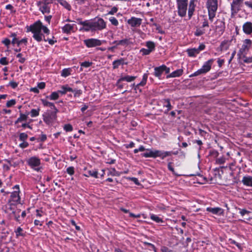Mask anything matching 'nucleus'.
<instances>
[{
  "label": "nucleus",
  "mask_w": 252,
  "mask_h": 252,
  "mask_svg": "<svg viewBox=\"0 0 252 252\" xmlns=\"http://www.w3.org/2000/svg\"><path fill=\"white\" fill-rule=\"evenodd\" d=\"M84 44L87 48H93L101 45L105 42V40H101L97 38H89L83 41Z\"/></svg>",
  "instance_id": "6e6552de"
},
{
  "label": "nucleus",
  "mask_w": 252,
  "mask_h": 252,
  "mask_svg": "<svg viewBox=\"0 0 252 252\" xmlns=\"http://www.w3.org/2000/svg\"><path fill=\"white\" fill-rule=\"evenodd\" d=\"M206 7L208 10L209 19L211 22H213L218 10V0H207Z\"/></svg>",
  "instance_id": "7ed1b4c3"
},
{
  "label": "nucleus",
  "mask_w": 252,
  "mask_h": 252,
  "mask_svg": "<svg viewBox=\"0 0 252 252\" xmlns=\"http://www.w3.org/2000/svg\"><path fill=\"white\" fill-rule=\"evenodd\" d=\"M214 61V59H211L207 62H205L202 67L200 69L197 70L196 71L194 72L193 73L190 74L189 75V77L197 76L203 74H206L209 72L211 69L212 65Z\"/></svg>",
  "instance_id": "39448f33"
},
{
  "label": "nucleus",
  "mask_w": 252,
  "mask_h": 252,
  "mask_svg": "<svg viewBox=\"0 0 252 252\" xmlns=\"http://www.w3.org/2000/svg\"><path fill=\"white\" fill-rule=\"evenodd\" d=\"M188 56L195 57L199 54L198 50L195 48L188 49L187 50Z\"/></svg>",
  "instance_id": "473e14b6"
},
{
  "label": "nucleus",
  "mask_w": 252,
  "mask_h": 252,
  "mask_svg": "<svg viewBox=\"0 0 252 252\" xmlns=\"http://www.w3.org/2000/svg\"><path fill=\"white\" fill-rule=\"evenodd\" d=\"M59 94L60 93L59 90L57 92H53L49 96H47V98L52 100H56L59 98Z\"/></svg>",
  "instance_id": "4c0bfd02"
},
{
  "label": "nucleus",
  "mask_w": 252,
  "mask_h": 252,
  "mask_svg": "<svg viewBox=\"0 0 252 252\" xmlns=\"http://www.w3.org/2000/svg\"><path fill=\"white\" fill-rule=\"evenodd\" d=\"M130 44V39L125 38L119 40V45L126 47Z\"/></svg>",
  "instance_id": "37998d69"
},
{
  "label": "nucleus",
  "mask_w": 252,
  "mask_h": 252,
  "mask_svg": "<svg viewBox=\"0 0 252 252\" xmlns=\"http://www.w3.org/2000/svg\"><path fill=\"white\" fill-rule=\"evenodd\" d=\"M16 57L17 58H19V62L23 63L26 61V58L24 57H23V55L22 53H19L16 55Z\"/></svg>",
  "instance_id": "6e6d98bb"
},
{
  "label": "nucleus",
  "mask_w": 252,
  "mask_h": 252,
  "mask_svg": "<svg viewBox=\"0 0 252 252\" xmlns=\"http://www.w3.org/2000/svg\"><path fill=\"white\" fill-rule=\"evenodd\" d=\"M118 10V7L116 6L113 7L108 12L107 15H114L117 13Z\"/></svg>",
  "instance_id": "0e129e2a"
},
{
  "label": "nucleus",
  "mask_w": 252,
  "mask_h": 252,
  "mask_svg": "<svg viewBox=\"0 0 252 252\" xmlns=\"http://www.w3.org/2000/svg\"><path fill=\"white\" fill-rule=\"evenodd\" d=\"M125 60L124 58H121L113 61L112 63L113 69L118 68L120 65L127 64L126 63H125Z\"/></svg>",
  "instance_id": "b1692460"
},
{
  "label": "nucleus",
  "mask_w": 252,
  "mask_h": 252,
  "mask_svg": "<svg viewBox=\"0 0 252 252\" xmlns=\"http://www.w3.org/2000/svg\"><path fill=\"white\" fill-rule=\"evenodd\" d=\"M150 219L157 223H162L163 222V220L161 218L154 214H150Z\"/></svg>",
  "instance_id": "a19ab883"
},
{
  "label": "nucleus",
  "mask_w": 252,
  "mask_h": 252,
  "mask_svg": "<svg viewBox=\"0 0 252 252\" xmlns=\"http://www.w3.org/2000/svg\"><path fill=\"white\" fill-rule=\"evenodd\" d=\"M28 137V134L25 132L21 133L19 135V140L21 141H25Z\"/></svg>",
  "instance_id": "8fccbe9b"
},
{
  "label": "nucleus",
  "mask_w": 252,
  "mask_h": 252,
  "mask_svg": "<svg viewBox=\"0 0 252 252\" xmlns=\"http://www.w3.org/2000/svg\"><path fill=\"white\" fill-rule=\"evenodd\" d=\"M93 64V63L89 61H85L80 63L81 68L80 71L83 70L82 67L87 68L91 66Z\"/></svg>",
  "instance_id": "a18cd8bd"
},
{
  "label": "nucleus",
  "mask_w": 252,
  "mask_h": 252,
  "mask_svg": "<svg viewBox=\"0 0 252 252\" xmlns=\"http://www.w3.org/2000/svg\"><path fill=\"white\" fill-rule=\"evenodd\" d=\"M252 44V42L250 39H246L243 41V44L241 48L239 50L240 53L241 54L245 53L249 51Z\"/></svg>",
  "instance_id": "dca6fc26"
},
{
  "label": "nucleus",
  "mask_w": 252,
  "mask_h": 252,
  "mask_svg": "<svg viewBox=\"0 0 252 252\" xmlns=\"http://www.w3.org/2000/svg\"><path fill=\"white\" fill-rule=\"evenodd\" d=\"M196 0H190L189 4V8L188 10V19L190 20L194 14L195 10Z\"/></svg>",
  "instance_id": "2eb2a0df"
},
{
  "label": "nucleus",
  "mask_w": 252,
  "mask_h": 252,
  "mask_svg": "<svg viewBox=\"0 0 252 252\" xmlns=\"http://www.w3.org/2000/svg\"><path fill=\"white\" fill-rule=\"evenodd\" d=\"M87 32L101 31L106 28V22L101 18L95 17L93 20H89Z\"/></svg>",
  "instance_id": "f03ea898"
},
{
  "label": "nucleus",
  "mask_w": 252,
  "mask_h": 252,
  "mask_svg": "<svg viewBox=\"0 0 252 252\" xmlns=\"http://www.w3.org/2000/svg\"><path fill=\"white\" fill-rule=\"evenodd\" d=\"M48 35H46V34L42 33V41L48 42V43L51 45H54L57 42V40L55 39V37L54 35H52L51 36V37L48 36Z\"/></svg>",
  "instance_id": "6ab92c4d"
},
{
  "label": "nucleus",
  "mask_w": 252,
  "mask_h": 252,
  "mask_svg": "<svg viewBox=\"0 0 252 252\" xmlns=\"http://www.w3.org/2000/svg\"><path fill=\"white\" fill-rule=\"evenodd\" d=\"M160 251L161 252H173L171 250L169 249L166 246H162L161 247Z\"/></svg>",
  "instance_id": "774afa93"
},
{
  "label": "nucleus",
  "mask_w": 252,
  "mask_h": 252,
  "mask_svg": "<svg viewBox=\"0 0 252 252\" xmlns=\"http://www.w3.org/2000/svg\"><path fill=\"white\" fill-rule=\"evenodd\" d=\"M109 20L112 25L115 26H118L119 25V22L115 17H111L109 18Z\"/></svg>",
  "instance_id": "09e8293b"
},
{
  "label": "nucleus",
  "mask_w": 252,
  "mask_h": 252,
  "mask_svg": "<svg viewBox=\"0 0 252 252\" xmlns=\"http://www.w3.org/2000/svg\"><path fill=\"white\" fill-rule=\"evenodd\" d=\"M198 134L200 136L203 137L205 139V137L207 135V132L201 128H199Z\"/></svg>",
  "instance_id": "69168bd1"
},
{
  "label": "nucleus",
  "mask_w": 252,
  "mask_h": 252,
  "mask_svg": "<svg viewBox=\"0 0 252 252\" xmlns=\"http://www.w3.org/2000/svg\"><path fill=\"white\" fill-rule=\"evenodd\" d=\"M8 63L6 57H2L0 59V64L4 65H7Z\"/></svg>",
  "instance_id": "338daca9"
},
{
  "label": "nucleus",
  "mask_w": 252,
  "mask_h": 252,
  "mask_svg": "<svg viewBox=\"0 0 252 252\" xmlns=\"http://www.w3.org/2000/svg\"><path fill=\"white\" fill-rule=\"evenodd\" d=\"M14 232L15 233L16 237L17 238H19L20 236L24 237L26 233V232L24 231L23 229L20 226L15 230Z\"/></svg>",
  "instance_id": "c85d7f7f"
},
{
  "label": "nucleus",
  "mask_w": 252,
  "mask_h": 252,
  "mask_svg": "<svg viewBox=\"0 0 252 252\" xmlns=\"http://www.w3.org/2000/svg\"><path fill=\"white\" fill-rule=\"evenodd\" d=\"M41 101L43 105L44 106H48L49 107L52 111H56L59 112V110L57 109V108L55 106L54 103L49 102L46 99H41Z\"/></svg>",
  "instance_id": "aec40b11"
},
{
  "label": "nucleus",
  "mask_w": 252,
  "mask_h": 252,
  "mask_svg": "<svg viewBox=\"0 0 252 252\" xmlns=\"http://www.w3.org/2000/svg\"><path fill=\"white\" fill-rule=\"evenodd\" d=\"M178 15L181 17H185L188 10V0H175Z\"/></svg>",
  "instance_id": "0eeeda50"
},
{
  "label": "nucleus",
  "mask_w": 252,
  "mask_h": 252,
  "mask_svg": "<svg viewBox=\"0 0 252 252\" xmlns=\"http://www.w3.org/2000/svg\"><path fill=\"white\" fill-rule=\"evenodd\" d=\"M242 30L246 35H251L252 34V23L247 21L244 23L242 26Z\"/></svg>",
  "instance_id": "a211bd4d"
},
{
  "label": "nucleus",
  "mask_w": 252,
  "mask_h": 252,
  "mask_svg": "<svg viewBox=\"0 0 252 252\" xmlns=\"http://www.w3.org/2000/svg\"><path fill=\"white\" fill-rule=\"evenodd\" d=\"M71 91H73V89L69 87L67 85L62 86L61 87V90H59V92L61 94H64L67 93V92H71Z\"/></svg>",
  "instance_id": "7c9ffc66"
},
{
  "label": "nucleus",
  "mask_w": 252,
  "mask_h": 252,
  "mask_svg": "<svg viewBox=\"0 0 252 252\" xmlns=\"http://www.w3.org/2000/svg\"><path fill=\"white\" fill-rule=\"evenodd\" d=\"M120 78L121 79V80H123V81L131 82L133 81L136 78V76L126 75L125 76H121Z\"/></svg>",
  "instance_id": "72a5a7b5"
},
{
  "label": "nucleus",
  "mask_w": 252,
  "mask_h": 252,
  "mask_svg": "<svg viewBox=\"0 0 252 252\" xmlns=\"http://www.w3.org/2000/svg\"><path fill=\"white\" fill-rule=\"evenodd\" d=\"M215 24H216L215 27L216 32H217L220 35H222L225 29V22L223 20L218 19L216 21Z\"/></svg>",
  "instance_id": "f8f14e48"
},
{
  "label": "nucleus",
  "mask_w": 252,
  "mask_h": 252,
  "mask_svg": "<svg viewBox=\"0 0 252 252\" xmlns=\"http://www.w3.org/2000/svg\"><path fill=\"white\" fill-rule=\"evenodd\" d=\"M148 77V73H144L142 76V81L139 83V85H141L142 87L144 86L147 83Z\"/></svg>",
  "instance_id": "c03bdc74"
},
{
  "label": "nucleus",
  "mask_w": 252,
  "mask_h": 252,
  "mask_svg": "<svg viewBox=\"0 0 252 252\" xmlns=\"http://www.w3.org/2000/svg\"><path fill=\"white\" fill-rule=\"evenodd\" d=\"M183 74V70L182 69H179L167 75L166 78L168 79L169 78L178 77L181 76Z\"/></svg>",
  "instance_id": "4be33fe9"
},
{
  "label": "nucleus",
  "mask_w": 252,
  "mask_h": 252,
  "mask_svg": "<svg viewBox=\"0 0 252 252\" xmlns=\"http://www.w3.org/2000/svg\"><path fill=\"white\" fill-rule=\"evenodd\" d=\"M228 41L227 40H223L220 43V50L221 51L223 50H227L229 48V45H228Z\"/></svg>",
  "instance_id": "ea45409f"
},
{
  "label": "nucleus",
  "mask_w": 252,
  "mask_h": 252,
  "mask_svg": "<svg viewBox=\"0 0 252 252\" xmlns=\"http://www.w3.org/2000/svg\"><path fill=\"white\" fill-rule=\"evenodd\" d=\"M242 182L245 186L252 187V176H244L243 178Z\"/></svg>",
  "instance_id": "bb28decb"
},
{
  "label": "nucleus",
  "mask_w": 252,
  "mask_h": 252,
  "mask_svg": "<svg viewBox=\"0 0 252 252\" xmlns=\"http://www.w3.org/2000/svg\"><path fill=\"white\" fill-rule=\"evenodd\" d=\"M219 155V153L216 150L212 149L209 151V156L214 158H217Z\"/></svg>",
  "instance_id": "de8ad7c7"
},
{
  "label": "nucleus",
  "mask_w": 252,
  "mask_h": 252,
  "mask_svg": "<svg viewBox=\"0 0 252 252\" xmlns=\"http://www.w3.org/2000/svg\"><path fill=\"white\" fill-rule=\"evenodd\" d=\"M16 100L14 99H12L7 101L6 106L7 107H11L12 106L16 104Z\"/></svg>",
  "instance_id": "5fc2aeb1"
},
{
  "label": "nucleus",
  "mask_w": 252,
  "mask_h": 252,
  "mask_svg": "<svg viewBox=\"0 0 252 252\" xmlns=\"http://www.w3.org/2000/svg\"><path fill=\"white\" fill-rule=\"evenodd\" d=\"M72 70L71 68H64L61 72V76L63 77H66L71 74Z\"/></svg>",
  "instance_id": "58836bf2"
},
{
  "label": "nucleus",
  "mask_w": 252,
  "mask_h": 252,
  "mask_svg": "<svg viewBox=\"0 0 252 252\" xmlns=\"http://www.w3.org/2000/svg\"><path fill=\"white\" fill-rule=\"evenodd\" d=\"M47 139V136L45 134L42 133L40 137L37 139L38 142H43Z\"/></svg>",
  "instance_id": "bf43d9fd"
},
{
  "label": "nucleus",
  "mask_w": 252,
  "mask_h": 252,
  "mask_svg": "<svg viewBox=\"0 0 252 252\" xmlns=\"http://www.w3.org/2000/svg\"><path fill=\"white\" fill-rule=\"evenodd\" d=\"M173 154L172 151H162L160 158L162 159H164L166 157L171 156Z\"/></svg>",
  "instance_id": "49530a36"
},
{
  "label": "nucleus",
  "mask_w": 252,
  "mask_h": 252,
  "mask_svg": "<svg viewBox=\"0 0 252 252\" xmlns=\"http://www.w3.org/2000/svg\"><path fill=\"white\" fill-rule=\"evenodd\" d=\"M206 211L212 213L213 215H216L219 216H223L224 214V211L223 209L220 207H209L206 208Z\"/></svg>",
  "instance_id": "4468645a"
},
{
  "label": "nucleus",
  "mask_w": 252,
  "mask_h": 252,
  "mask_svg": "<svg viewBox=\"0 0 252 252\" xmlns=\"http://www.w3.org/2000/svg\"><path fill=\"white\" fill-rule=\"evenodd\" d=\"M142 20L139 18L132 17L127 20V23L132 27H139L142 23Z\"/></svg>",
  "instance_id": "f3484780"
},
{
  "label": "nucleus",
  "mask_w": 252,
  "mask_h": 252,
  "mask_svg": "<svg viewBox=\"0 0 252 252\" xmlns=\"http://www.w3.org/2000/svg\"><path fill=\"white\" fill-rule=\"evenodd\" d=\"M161 102L162 103L163 107L167 108L164 113H167L172 108L170 103V99L169 98L163 99Z\"/></svg>",
  "instance_id": "393cba45"
},
{
  "label": "nucleus",
  "mask_w": 252,
  "mask_h": 252,
  "mask_svg": "<svg viewBox=\"0 0 252 252\" xmlns=\"http://www.w3.org/2000/svg\"><path fill=\"white\" fill-rule=\"evenodd\" d=\"M146 46L152 52L155 50L156 44L153 41H147L146 42Z\"/></svg>",
  "instance_id": "e433bc0d"
},
{
  "label": "nucleus",
  "mask_w": 252,
  "mask_h": 252,
  "mask_svg": "<svg viewBox=\"0 0 252 252\" xmlns=\"http://www.w3.org/2000/svg\"><path fill=\"white\" fill-rule=\"evenodd\" d=\"M20 191L15 190L10 193L8 203L10 206L21 204V197L19 195Z\"/></svg>",
  "instance_id": "9d476101"
},
{
  "label": "nucleus",
  "mask_w": 252,
  "mask_h": 252,
  "mask_svg": "<svg viewBox=\"0 0 252 252\" xmlns=\"http://www.w3.org/2000/svg\"><path fill=\"white\" fill-rule=\"evenodd\" d=\"M152 52L150 51V50L145 48H141L140 50V53H141L142 55L146 56L149 55Z\"/></svg>",
  "instance_id": "603ef678"
},
{
  "label": "nucleus",
  "mask_w": 252,
  "mask_h": 252,
  "mask_svg": "<svg viewBox=\"0 0 252 252\" xmlns=\"http://www.w3.org/2000/svg\"><path fill=\"white\" fill-rule=\"evenodd\" d=\"M75 25H71L69 24H65L62 28V32L66 34H70L71 32H73Z\"/></svg>",
  "instance_id": "412c9836"
},
{
  "label": "nucleus",
  "mask_w": 252,
  "mask_h": 252,
  "mask_svg": "<svg viewBox=\"0 0 252 252\" xmlns=\"http://www.w3.org/2000/svg\"><path fill=\"white\" fill-rule=\"evenodd\" d=\"M244 0H233L231 3V14L234 15L240 10L242 3Z\"/></svg>",
  "instance_id": "9b49d317"
},
{
  "label": "nucleus",
  "mask_w": 252,
  "mask_h": 252,
  "mask_svg": "<svg viewBox=\"0 0 252 252\" xmlns=\"http://www.w3.org/2000/svg\"><path fill=\"white\" fill-rule=\"evenodd\" d=\"M209 22L208 20L205 18L203 20L202 22V26L200 29H197L194 32V35L196 36H200L205 33V30L204 29L206 27H209Z\"/></svg>",
  "instance_id": "ddd939ff"
},
{
  "label": "nucleus",
  "mask_w": 252,
  "mask_h": 252,
  "mask_svg": "<svg viewBox=\"0 0 252 252\" xmlns=\"http://www.w3.org/2000/svg\"><path fill=\"white\" fill-rule=\"evenodd\" d=\"M78 24L80 25H82L83 27L80 28V31H83L84 32H87V29L88 28V26L87 25H88L89 20H86L84 21L82 20L81 18H78L76 19Z\"/></svg>",
  "instance_id": "a878e982"
},
{
  "label": "nucleus",
  "mask_w": 252,
  "mask_h": 252,
  "mask_svg": "<svg viewBox=\"0 0 252 252\" xmlns=\"http://www.w3.org/2000/svg\"><path fill=\"white\" fill-rule=\"evenodd\" d=\"M163 73V71L162 65L159 66L155 67L154 68V72L153 74L155 77L158 78L159 79H161V77Z\"/></svg>",
  "instance_id": "5701e85b"
},
{
  "label": "nucleus",
  "mask_w": 252,
  "mask_h": 252,
  "mask_svg": "<svg viewBox=\"0 0 252 252\" xmlns=\"http://www.w3.org/2000/svg\"><path fill=\"white\" fill-rule=\"evenodd\" d=\"M228 241L230 244L235 245L239 249L241 248V244L240 243L237 242L236 241H235L234 240H233L232 239H229Z\"/></svg>",
  "instance_id": "13d9d810"
},
{
  "label": "nucleus",
  "mask_w": 252,
  "mask_h": 252,
  "mask_svg": "<svg viewBox=\"0 0 252 252\" xmlns=\"http://www.w3.org/2000/svg\"><path fill=\"white\" fill-rule=\"evenodd\" d=\"M66 172L70 175H73L74 174V168L73 166H69L66 169Z\"/></svg>",
  "instance_id": "680f3d73"
},
{
  "label": "nucleus",
  "mask_w": 252,
  "mask_h": 252,
  "mask_svg": "<svg viewBox=\"0 0 252 252\" xmlns=\"http://www.w3.org/2000/svg\"><path fill=\"white\" fill-rule=\"evenodd\" d=\"M123 81L121 80L120 78L117 81L116 86L118 88V89L121 90L124 88V85L123 84H122V82Z\"/></svg>",
  "instance_id": "4d7b16f0"
},
{
  "label": "nucleus",
  "mask_w": 252,
  "mask_h": 252,
  "mask_svg": "<svg viewBox=\"0 0 252 252\" xmlns=\"http://www.w3.org/2000/svg\"><path fill=\"white\" fill-rule=\"evenodd\" d=\"M121 174L114 168L110 169L107 173L108 176H119Z\"/></svg>",
  "instance_id": "79ce46f5"
},
{
  "label": "nucleus",
  "mask_w": 252,
  "mask_h": 252,
  "mask_svg": "<svg viewBox=\"0 0 252 252\" xmlns=\"http://www.w3.org/2000/svg\"><path fill=\"white\" fill-rule=\"evenodd\" d=\"M19 112V117L15 122V124H17L24 121H26L28 118V114L27 113L26 114H23L21 112V111H20Z\"/></svg>",
  "instance_id": "cd10ccee"
},
{
  "label": "nucleus",
  "mask_w": 252,
  "mask_h": 252,
  "mask_svg": "<svg viewBox=\"0 0 252 252\" xmlns=\"http://www.w3.org/2000/svg\"><path fill=\"white\" fill-rule=\"evenodd\" d=\"M225 162V158L223 157L217 158L216 159V162L218 164H222Z\"/></svg>",
  "instance_id": "864d4df0"
},
{
  "label": "nucleus",
  "mask_w": 252,
  "mask_h": 252,
  "mask_svg": "<svg viewBox=\"0 0 252 252\" xmlns=\"http://www.w3.org/2000/svg\"><path fill=\"white\" fill-rule=\"evenodd\" d=\"M40 108L38 107L36 109H32L31 111L27 112L28 115H30L32 118L36 117L39 115Z\"/></svg>",
  "instance_id": "c756f323"
},
{
  "label": "nucleus",
  "mask_w": 252,
  "mask_h": 252,
  "mask_svg": "<svg viewBox=\"0 0 252 252\" xmlns=\"http://www.w3.org/2000/svg\"><path fill=\"white\" fill-rule=\"evenodd\" d=\"M59 112L47 110L42 115L44 122L48 126H52L57 120V113Z\"/></svg>",
  "instance_id": "20e7f679"
},
{
  "label": "nucleus",
  "mask_w": 252,
  "mask_h": 252,
  "mask_svg": "<svg viewBox=\"0 0 252 252\" xmlns=\"http://www.w3.org/2000/svg\"><path fill=\"white\" fill-rule=\"evenodd\" d=\"M84 175L86 177L92 176L95 178H98V172L96 170H89Z\"/></svg>",
  "instance_id": "c9c22d12"
},
{
  "label": "nucleus",
  "mask_w": 252,
  "mask_h": 252,
  "mask_svg": "<svg viewBox=\"0 0 252 252\" xmlns=\"http://www.w3.org/2000/svg\"><path fill=\"white\" fill-rule=\"evenodd\" d=\"M27 32H31L33 33L32 37L38 42L42 41V33L41 30L46 35H49L50 33L49 29L47 27L43 25L40 20L36 21L30 26H27Z\"/></svg>",
  "instance_id": "f257e3e1"
},
{
  "label": "nucleus",
  "mask_w": 252,
  "mask_h": 252,
  "mask_svg": "<svg viewBox=\"0 0 252 252\" xmlns=\"http://www.w3.org/2000/svg\"><path fill=\"white\" fill-rule=\"evenodd\" d=\"M63 129L66 132H70L73 130V127L71 125L68 124L64 125Z\"/></svg>",
  "instance_id": "3c124183"
},
{
  "label": "nucleus",
  "mask_w": 252,
  "mask_h": 252,
  "mask_svg": "<svg viewBox=\"0 0 252 252\" xmlns=\"http://www.w3.org/2000/svg\"><path fill=\"white\" fill-rule=\"evenodd\" d=\"M167 160L168 161V164H167L168 169L169 171H170L171 172H172L173 174H174V175H175L176 176H181L180 174H178V173L175 172L174 168L173 167L174 163L173 162H172V161H169V159H168Z\"/></svg>",
  "instance_id": "f704fd0d"
},
{
  "label": "nucleus",
  "mask_w": 252,
  "mask_h": 252,
  "mask_svg": "<svg viewBox=\"0 0 252 252\" xmlns=\"http://www.w3.org/2000/svg\"><path fill=\"white\" fill-rule=\"evenodd\" d=\"M28 164L33 169L36 171L40 170V167H38L41 164L40 159L36 157H32L27 161Z\"/></svg>",
  "instance_id": "1a4fd4ad"
},
{
  "label": "nucleus",
  "mask_w": 252,
  "mask_h": 252,
  "mask_svg": "<svg viewBox=\"0 0 252 252\" xmlns=\"http://www.w3.org/2000/svg\"><path fill=\"white\" fill-rule=\"evenodd\" d=\"M146 152L141 154V156L146 158H155V153L154 151H152L151 149H146Z\"/></svg>",
  "instance_id": "2f4dec72"
},
{
  "label": "nucleus",
  "mask_w": 252,
  "mask_h": 252,
  "mask_svg": "<svg viewBox=\"0 0 252 252\" xmlns=\"http://www.w3.org/2000/svg\"><path fill=\"white\" fill-rule=\"evenodd\" d=\"M144 244L145 246H149L151 248V249H152L154 252H157V249L154 244L146 242H144Z\"/></svg>",
  "instance_id": "e2e57ef3"
},
{
  "label": "nucleus",
  "mask_w": 252,
  "mask_h": 252,
  "mask_svg": "<svg viewBox=\"0 0 252 252\" xmlns=\"http://www.w3.org/2000/svg\"><path fill=\"white\" fill-rule=\"evenodd\" d=\"M54 0H41L36 2L39 10L43 14H49L51 11V4Z\"/></svg>",
  "instance_id": "423d86ee"
},
{
  "label": "nucleus",
  "mask_w": 252,
  "mask_h": 252,
  "mask_svg": "<svg viewBox=\"0 0 252 252\" xmlns=\"http://www.w3.org/2000/svg\"><path fill=\"white\" fill-rule=\"evenodd\" d=\"M74 93V97H79L80 95L82 94V91L81 90H73V91H71Z\"/></svg>",
  "instance_id": "052dcab7"
}]
</instances>
